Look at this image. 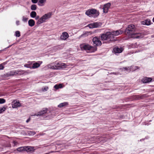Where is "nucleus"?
I'll use <instances>...</instances> for the list:
<instances>
[{
    "label": "nucleus",
    "mask_w": 154,
    "mask_h": 154,
    "mask_svg": "<svg viewBox=\"0 0 154 154\" xmlns=\"http://www.w3.org/2000/svg\"><path fill=\"white\" fill-rule=\"evenodd\" d=\"M5 109L6 108L4 106L0 108V114L4 111Z\"/></svg>",
    "instance_id": "obj_29"
},
{
    "label": "nucleus",
    "mask_w": 154,
    "mask_h": 154,
    "mask_svg": "<svg viewBox=\"0 0 154 154\" xmlns=\"http://www.w3.org/2000/svg\"><path fill=\"white\" fill-rule=\"evenodd\" d=\"M111 6V4L108 3L104 5L103 7V12L104 13H107Z\"/></svg>",
    "instance_id": "obj_9"
},
{
    "label": "nucleus",
    "mask_w": 154,
    "mask_h": 154,
    "mask_svg": "<svg viewBox=\"0 0 154 154\" xmlns=\"http://www.w3.org/2000/svg\"><path fill=\"white\" fill-rule=\"evenodd\" d=\"M51 13H48L44 15L37 21V24H40L46 22V20L51 17Z\"/></svg>",
    "instance_id": "obj_5"
},
{
    "label": "nucleus",
    "mask_w": 154,
    "mask_h": 154,
    "mask_svg": "<svg viewBox=\"0 0 154 154\" xmlns=\"http://www.w3.org/2000/svg\"><path fill=\"white\" fill-rule=\"evenodd\" d=\"M27 73V72L25 70H16V75H20L24 74H26V73Z\"/></svg>",
    "instance_id": "obj_13"
},
{
    "label": "nucleus",
    "mask_w": 154,
    "mask_h": 154,
    "mask_svg": "<svg viewBox=\"0 0 154 154\" xmlns=\"http://www.w3.org/2000/svg\"><path fill=\"white\" fill-rule=\"evenodd\" d=\"M8 75H16V70L10 71L7 74Z\"/></svg>",
    "instance_id": "obj_23"
},
{
    "label": "nucleus",
    "mask_w": 154,
    "mask_h": 154,
    "mask_svg": "<svg viewBox=\"0 0 154 154\" xmlns=\"http://www.w3.org/2000/svg\"><path fill=\"white\" fill-rule=\"evenodd\" d=\"M30 118H29L26 121V122L27 123H28L30 121Z\"/></svg>",
    "instance_id": "obj_40"
},
{
    "label": "nucleus",
    "mask_w": 154,
    "mask_h": 154,
    "mask_svg": "<svg viewBox=\"0 0 154 154\" xmlns=\"http://www.w3.org/2000/svg\"><path fill=\"white\" fill-rule=\"evenodd\" d=\"M5 100L4 99L0 98V103L2 104L5 103Z\"/></svg>",
    "instance_id": "obj_31"
},
{
    "label": "nucleus",
    "mask_w": 154,
    "mask_h": 154,
    "mask_svg": "<svg viewBox=\"0 0 154 154\" xmlns=\"http://www.w3.org/2000/svg\"><path fill=\"white\" fill-rule=\"evenodd\" d=\"M69 37V35L66 32H63L61 35L60 38L62 40H65Z\"/></svg>",
    "instance_id": "obj_10"
},
{
    "label": "nucleus",
    "mask_w": 154,
    "mask_h": 154,
    "mask_svg": "<svg viewBox=\"0 0 154 154\" xmlns=\"http://www.w3.org/2000/svg\"><path fill=\"white\" fill-rule=\"evenodd\" d=\"M48 87H47V86L45 87L43 89V90L46 91L48 89Z\"/></svg>",
    "instance_id": "obj_35"
},
{
    "label": "nucleus",
    "mask_w": 154,
    "mask_h": 154,
    "mask_svg": "<svg viewBox=\"0 0 154 154\" xmlns=\"http://www.w3.org/2000/svg\"><path fill=\"white\" fill-rule=\"evenodd\" d=\"M113 51L115 54L120 53L123 51V49L122 48L115 47L113 48Z\"/></svg>",
    "instance_id": "obj_11"
},
{
    "label": "nucleus",
    "mask_w": 154,
    "mask_h": 154,
    "mask_svg": "<svg viewBox=\"0 0 154 154\" xmlns=\"http://www.w3.org/2000/svg\"><path fill=\"white\" fill-rule=\"evenodd\" d=\"M46 0H38V5L39 6H42V5L46 2Z\"/></svg>",
    "instance_id": "obj_26"
},
{
    "label": "nucleus",
    "mask_w": 154,
    "mask_h": 154,
    "mask_svg": "<svg viewBox=\"0 0 154 154\" xmlns=\"http://www.w3.org/2000/svg\"><path fill=\"white\" fill-rule=\"evenodd\" d=\"M29 134H30L32 135H34L35 134V133L34 131H29Z\"/></svg>",
    "instance_id": "obj_34"
},
{
    "label": "nucleus",
    "mask_w": 154,
    "mask_h": 154,
    "mask_svg": "<svg viewBox=\"0 0 154 154\" xmlns=\"http://www.w3.org/2000/svg\"><path fill=\"white\" fill-rule=\"evenodd\" d=\"M35 24V21L33 19H30L28 21L29 25L31 26H33Z\"/></svg>",
    "instance_id": "obj_17"
},
{
    "label": "nucleus",
    "mask_w": 154,
    "mask_h": 154,
    "mask_svg": "<svg viewBox=\"0 0 154 154\" xmlns=\"http://www.w3.org/2000/svg\"><path fill=\"white\" fill-rule=\"evenodd\" d=\"M14 104L12 105V107L13 108H17L21 106V103L19 101H17L16 102L14 101Z\"/></svg>",
    "instance_id": "obj_16"
},
{
    "label": "nucleus",
    "mask_w": 154,
    "mask_h": 154,
    "mask_svg": "<svg viewBox=\"0 0 154 154\" xmlns=\"http://www.w3.org/2000/svg\"><path fill=\"white\" fill-rule=\"evenodd\" d=\"M31 1L32 3L35 4L38 2V0H31Z\"/></svg>",
    "instance_id": "obj_33"
},
{
    "label": "nucleus",
    "mask_w": 154,
    "mask_h": 154,
    "mask_svg": "<svg viewBox=\"0 0 154 154\" xmlns=\"http://www.w3.org/2000/svg\"><path fill=\"white\" fill-rule=\"evenodd\" d=\"M85 14L90 17L95 18L99 14V11L94 9H91L88 10L85 12Z\"/></svg>",
    "instance_id": "obj_4"
},
{
    "label": "nucleus",
    "mask_w": 154,
    "mask_h": 154,
    "mask_svg": "<svg viewBox=\"0 0 154 154\" xmlns=\"http://www.w3.org/2000/svg\"><path fill=\"white\" fill-rule=\"evenodd\" d=\"M152 80V79L151 78L145 77L142 80V81L144 83H147L151 82Z\"/></svg>",
    "instance_id": "obj_15"
},
{
    "label": "nucleus",
    "mask_w": 154,
    "mask_h": 154,
    "mask_svg": "<svg viewBox=\"0 0 154 154\" xmlns=\"http://www.w3.org/2000/svg\"><path fill=\"white\" fill-rule=\"evenodd\" d=\"M55 69H60L63 68H65L68 66L66 64L61 62H54Z\"/></svg>",
    "instance_id": "obj_6"
},
{
    "label": "nucleus",
    "mask_w": 154,
    "mask_h": 154,
    "mask_svg": "<svg viewBox=\"0 0 154 154\" xmlns=\"http://www.w3.org/2000/svg\"><path fill=\"white\" fill-rule=\"evenodd\" d=\"M154 22V17L152 20Z\"/></svg>",
    "instance_id": "obj_42"
},
{
    "label": "nucleus",
    "mask_w": 154,
    "mask_h": 154,
    "mask_svg": "<svg viewBox=\"0 0 154 154\" xmlns=\"http://www.w3.org/2000/svg\"><path fill=\"white\" fill-rule=\"evenodd\" d=\"M125 32L131 38H140L143 37L142 34L137 33L136 32L135 27L133 24L129 25L126 29Z\"/></svg>",
    "instance_id": "obj_2"
},
{
    "label": "nucleus",
    "mask_w": 154,
    "mask_h": 154,
    "mask_svg": "<svg viewBox=\"0 0 154 154\" xmlns=\"http://www.w3.org/2000/svg\"><path fill=\"white\" fill-rule=\"evenodd\" d=\"M80 46L82 50H85L88 53L93 52L97 50V47L91 46L88 44H81Z\"/></svg>",
    "instance_id": "obj_3"
},
{
    "label": "nucleus",
    "mask_w": 154,
    "mask_h": 154,
    "mask_svg": "<svg viewBox=\"0 0 154 154\" xmlns=\"http://www.w3.org/2000/svg\"><path fill=\"white\" fill-rule=\"evenodd\" d=\"M24 66L27 68H30L29 65L28 64H26L24 65Z\"/></svg>",
    "instance_id": "obj_39"
},
{
    "label": "nucleus",
    "mask_w": 154,
    "mask_h": 154,
    "mask_svg": "<svg viewBox=\"0 0 154 154\" xmlns=\"http://www.w3.org/2000/svg\"><path fill=\"white\" fill-rule=\"evenodd\" d=\"M35 19L36 20H39V16H36V17H35Z\"/></svg>",
    "instance_id": "obj_38"
},
{
    "label": "nucleus",
    "mask_w": 154,
    "mask_h": 154,
    "mask_svg": "<svg viewBox=\"0 0 154 154\" xmlns=\"http://www.w3.org/2000/svg\"><path fill=\"white\" fill-rule=\"evenodd\" d=\"M48 111V108H43L39 112V114H35L33 115V116H38L39 115H42L46 113Z\"/></svg>",
    "instance_id": "obj_12"
},
{
    "label": "nucleus",
    "mask_w": 154,
    "mask_h": 154,
    "mask_svg": "<svg viewBox=\"0 0 154 154\" xmlns=\"http://www.w3.org/2000/svg\"><path fill=\"white\" fill-rule=\"evenodd\" d=\"M92 41L93 44H95L97 46H100L102 44V43L99 39L96 37H95L93 38Z\"/></svg>",
    "instance_id": "obj_8"
},
{
    "label": "nucleus",
    "mask_w": 154,
    "mask_h": 154,
    "mask_svg": "<svg viewBox=\"0 0 154 154\" xmlns=\"http://www.w3.org/2000/svg\"><path fill=\"white\" fill-rule=\"evenodd\" d=\"M131 67L132 66L124 67L122 69V71H123V69H124L125 70L128 71L129 72H130L131 70Z\"/></svg>",
    "instance_id": "obj_27"
},
{
    "label": "nucleus",
    "mask_w": 154,
    "mask_h": 154,
    "mask_svg": "<svg viewBox=\"0 0 154 154\" xmlns=\"http://www.w3.org/2000/svg\"><path fill=\"white\" fill-rule=\"evenodd\" d=\"M15 35L16 37H19L20 36V33L19 31H16L15 32Z\"/></svg>",
    "instance_id": "obj_30"
},
{
    "label": "nucleus",
    "mask_w": 154,
    "mask_h": 154,
    "mask_svg": "<svg viewBox=\"0 0 154 154\" xmlns=\"http://www.w3.org/2000/svg\"><path fill=\"white\" fill-rule=\"evenodd\" d=\"M17 150L19 152H22L23 151H25V146L19 147L17 149Z\"/></svg>",
    "instance_id": "obj_25"
},
{
    "label": "nucleus",
    "mask_w": 154,
    "mask_h": 154,
    "mask_svg": "<svg viewBox=\"0 0 154 154\" xmlns=\"http://www.w3.org/2000/svg\"><path fill=\"white\" fill-rule=\"evenodd\" d=\"M28 19V18H26L24 16H23L22 17V20L24 22H26Z\"/></svg>",
    "instance_id": "obj_32"
},
{
    "label": "nucleus",
    "mask_w": 154,
    "mask_h": 154,
    "mask_svg": "<svg viewBox=\"0 0 154 154\" xmlns=\"http://www.w3.org/2000/svg\"><path fill=\"white\" fill-rule=\"evenodd\" d=\"M35 150L34 148L33 147L30 146H25V151L27 152H33Z\"/></svg>",
    "instance_id": "obj_14"
},
{
    "label": "nucleus",
    "mask_w": 154,
    "mask_h": 154,
    "mask_svg": "<svg viewBox=\"0 0 154 154\" xmlns=\"http://www.w3.org/2000/svg\"><path fill=\"white\" fill-rule=\"evenodd\" d=\"M68 104V103L67 102H64L63 103H61L58 106V107L61 108L63 107L64 106H65L66 105H67Z\"/></svg>",
    "instance_id": "obj_22"
},
{
    "label": "nucleus",
    "mask_w": 154,
    "mask_h": 154,
    "mask_svg": "<svg viewBox=\"0 0 154 154\" xmlns=\"http://www.w3.org/2000/svg\"><path fill=\"white\" fill-rule=\"evenodd\" d=\"M37 6L36 5L33 4L31 6V9L32 10L35 11L36 9Z\"/></svg>",
    "instance_id": "obj_28"
},
{
    "label": "nucleus",
    "mask_w": 154,
    "mask_h": 154,
    "mask_svg": "<svg viewBox=\"0 0 154 154\" xmlns=\"http://www.w3.org/2000/svg\"><path fill=\"white\" fill-rule=\"evenodd\" d=\"M16 23L17 25H18L19 24V21H17Z\"/></svg>",
    "instance_id": "obj_41"
},
{
    "label": "nucleus",
    "mask_w": 154,
    "mask_h": 154,
    "mask_svg": "<svg viewBox=\"0 0 154 154\" xmlns=\"http://www.w3.org/2000/svg\"><path fill=\"white\" fill-rule=\"evenodd\" d=\"M123 32V31L121 30L108 32L105 34H101L100 37L102 41H105L104 43H108L115 40L114 36L121 35Z\"/></svg>",
    "instance_id": "obj_1"
},
{
    "label": "nucleus",
    "mask_w": 154,
    "mask_h": 154,
    "mask_svg": "<svg viewBox=\"0 0 154 154\" xmlns=\"http://www.w3.org/2000/svg\"><path fill=\"white\" fill-rule=\"evenodd\" d=\"M4 68L2 64H0V69H3Z\"/></svg>",
    "instance_id": "obj_36"
},
{
    "label": "nucleus",
    "mask_w": 154,
    "mask_h": 154,
    "mask_svg": "<svg viewBox=\"0 0 154 154\" xmlns=\"http://www.w3.org/2000/svg\"><path fill=\"white\" fill-rule=\"evenodd\" d=\"M13 143L14 144V146L16 145L17 144V143L15 141H13Z\"/></svg>",
    "instance_id": "obj_37"
},
{
    "label": "nucleus",
    "mask_w": 154,
    "mask_h": 154,
    "mask_svg": "<svg viewBox=\"0 0 154 154\" xmlns=\"http://www.w3.org/2000/svg\"><path fill=\"white\" fill-rule=\"evenodd\" d=\"M63 87L62 85L60 84L59 85H56L54 86V88L56 89H58L60 88H61Z\"/></svg>",
    "instance_id": "obj_24"
},
{
    "label": "nucleus",
    "mask_w": 154,
    "mask_h": 154,
    "mask_svg": "<svg viewBox=\"0 0 154 154\" xmlns=\"http://www.w3.org/2000/svg\"><path fill=\"white\" fill-rule=\"evenodd\" d=\"M36 13L35 11H32L31 12L30 14V16L32 18H35V17H36Z\"/></svg>",
    "instance_id": "obj_21"
},
{
    "label": "nucleus",
    "mask_w": 154,
    "mask_h": 154,
    "mask_svg": "<svg viewBox=\"0 0 154 154\" xmlns=\"http://www.w3.org/2000/svg\"><path fill=\"white\" fill-rule=\"evenodd\" d=\"M142 23L143 25H150V21L149 19H147L145 21H142Z\"/></svg>",
    "instance_id": "obj_18"
},
{
    "label": "nucleus",
    "mask_w": 154,
    "mask_h": 154,
    "mask_svg": "<svg viewBox=\"0 0 154 154\" xmlns=\"http://www.w3.org/2000/svg\"><path fill=\"white\" fill-rule=\"evenodd\" d=\"M40 66V64L38 63H35L33 64L32 68L35 69L39 67Z\"/></svg>",
    "instance_id": "obj_20"
},
{
    "label": "nucleus",
    "mask_w": 154,
    "mask_h": 154,
    "mask_svg": "<svg viewBox=\"0 0 154 154\" xmlns=\"http://www.w3.org/2000/svg\"><path fill=\"white\" fill-rule=\"evenodd\" d=\"M47 66L48 68H50L52 69H55L54 62L48 64Z\"/></svg>",
    "instance_id": "obj_19"
},
{
    "label": "nucleus",
    "mask_w": 154,
    "mask_h": 154,
    "mask_svg": "<svg viewBox=\"0 0 154 154\" xmlns=\"http://www.w3.org/2000/svg\"><path fill=\"white\" fill-rule=\"evenodd\" d=\"M102 25V23L100 22H95L93 23L89 24L88 26L90 28H97L101 26Z\"/></svg>",
    "instance_id": "obj_7"
}]
</instances>
